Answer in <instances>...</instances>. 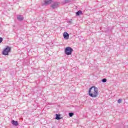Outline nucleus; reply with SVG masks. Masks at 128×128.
Returning a JSON list of instances; mask_svg holds the SVG:
<instances>
[{
    "label": "nucleus",
    "mask_w": 128,
    "mask_h": 128,
    "mask_svg": "<svg viewBox=\"0 0 128 128\" xmlns=\"http://www.w3.org/2000/svg\"><path fill=\"white\" fill-rule=\"evenodd\" d=\"M88 94L91 98H96L98 94V88L92 86L89 88Z\"/></svg>",
    "instance_id": "f257e3e1"
},
{
    "label": "nucleus",
    "mask_w": 128,
    "mask_h": 128,
    "mask_svg": "<svg viewBox=\"0 0 128 128\" xmlns=\"http://www.w3.org/2000/svg\"><path fill=\"white\" fill-rule=\"evenodd\" d=\"M10 50H12V48L9 46H6L2 51V54H3V56H8V53L10 52Z\"/></svg>",
    "instance_id": "f03ea898"
},
{
    "label": "nucleus",
    "mask_w": 128,
    "mask_h": 128,
    "mask_svg": "<svg viewBox=\"0 0 128 128\" xmlns=\"http://www.w3.org/2000/svg\"><path fill=\"white\" fill-rule=\"evenodd\" d=\"M72 52H74V49L70 46L66 47L64 50V54L66 56H70L72 54Z\"/></svg>",
    "instance_id": "7ed1b4c3"
},
{
    "label": "nucleus",
    "mask_w": 128,
    "mask_h": 128,
    "mask_svg": "<svg viewBox=\"0 0 128 128\" xmlns=\"http://www.w3.org/2000/svg\"><path fill=\"white\" fill-rule=\"evenodd\" d=\"M58 4H60V2H53V4H52L50 6L53 10H54V8H56L58 7Z\"/></svg>",
    "instance_id": "20e7f679"
},
{
    "label": "nucleus",
    "mask_w": 128,
    "mask_h": 128,
    "mask_svg": "<svg viewBox=\"0 0 128 128\" xmlns=\"http://www.w3.org/2000/svg\"><path fill=\"white\" fill-rule=\"evenodd\" d=\"M54 1L52 0H45L44 2V6H48L50 4H52Z\"/></svg>",
    "instance_id": "39448f33"
},
{
    "label": "nucleus",
    "mask_w": 128,
    "mask_h": 128,
    "mask_svg": "<svg viewBox=\"0 0 128 128\" xmlns=\"http://www.w3.org/2000/svg\"><path fill=\"white\" fill-rule=\"evenodd\" d=\"M63 36L64 40H68V38H70V34H68L67 32H64L63 34Z\"/></svg>",
    "instance_id": "423d86ee"
},
{
    "label": "nucleus",
    "mask_w": 128,
    "mask_h": 128,
    "mask_svg": "<svg viewBox=\"0 0 128 128\" xmlns=\"http://www.w3.org/2000/svg\"><path fill=\"white\" fill-rule=\"evenodd\" d=\"M17 20H19V22H22L24 16H22V15H17Z\"/></svg>",
    "instance_id": "0eeeda50"
},
{
    "label": "nucleus",
    "mask_w": 128,
    "mask_h": 128,
    "mask_svg": "<svg viewBox=\"0 0 128 128\" xmlns=\"http://www.w3.org/2000/svg\"><path fill=\"white\" fill-rule=\"evenodd\" d=\"M12 124L13 126H18V122L14 120H12Z\"/></svg>",
    "instance_id": "6e6552de"
},
{
    "label": "nucleus",
    "mask_w": 128,
    "mask_h": 128,
    "mask_svg": "<svg viewBox=\"0 0 128 128\" xmlns=\"http://www.w3.org/2000/svg\"><path fill=\"white\" fill-rule=\"evenodd\" d=\"M56 117L55 118L56 120H62V118H60V114H56Z\"/></svg>",
    "instance_id": "1a4fd4ad"
},
{
    "label": "nucleus",
    "mask_w": 128,
    "mask_h": 128,
    "mask_svg": "<svg viewBox=\"0 0 128 128\" xmlns=\"http://www.w3.org/2000/svg\"><path fill=\"white\" fill-rule=\"evenodd\" d=\"M80 14H82V10H78L76 12V16H80Z\"/></svg>",
    "instance_id": "9d476101"
},
{
    "label": "nucleus",
    "mask_w": 128,
    "mask_h": 128,
    "mask_svg": "<svg viewBox=\"0 0 128 128\" xmlns=\"http://www.w3.org/2000/svg\"><path fill=\"white\" fill-rule=\"evenodd\" d=\"M72 2V0H64V4H68Z\"/></svg>",
    "instance_id": "9b49d317"
},
{
    "label": "nucleus",
    "mask_w": 128,
    "mask_h": 128,
    "mask_svg": "<svg viewBox=\"0 0 128 128\" xmlns=\"http://www.w3.org/2000/svg\"><path fill=\"white\" fill-rule=\"evenodd\" d=\"M68 114H69V116L70 118H72L74 116V112H70Z\"/></svg>",
    "instance_id": "f8f14e48"
},
{
    "label": "nucleus",
    "mask_w": 128,
    "mask_h": 128,
    "mask_svg": "<svg viewBox=\"0 0 128 128\" xmlns=\"http://www.w3.org/2000/svg\"><path fill=\"white\" fill-rule=\"evenodd\" d=\"M102 82H106V78H104L102 79Z\"/></svg>",
    "instance_id": "ddd939ff"
},
{
    "label": "nucleus",
    "mask_w": 128,
    "mask_h": 128,
    "mask_svg": "<svg viewBox=\"0 0 128 128\" xmlns=\"http://www.w3.org/2000/svg\"><path fill=\"white\" fill-rule=\"evenodd\" d=\"M72 20L70 19V20H69L68 21V22L70 24H72Z\"/></svg>",
    "instance_id": "4468645a"
},
{
    "label": "nucleus",
    "mask_w": 128,
    "mask_h": 128,
    "mask_svg": "<svg viewBox=\"0 0 128 128\" xmlns=\"http://www.w3.org/2000/svg\"><path fill=\"white\" fill-rule=\"evenodd\" d=\"M118 104H120L122 102V99H118Z\"/></svg>",
    "instance_id": "2eb2a0df"
},
{
    "label": "nucleus",
    "mask_w": 128,
    "mask_h": 128,
    "mask_svg": "<svg viewBox=\"0 0 128 128\" xmlns=\"http://www.w3.org/2000/svg\"><path fill=\"white\" fill-rule=\"evenodd\" d=\"M2 40H3L2 38L0 37V44H2Z\"/></svg>",
    "instance_id": "dca6fc26"
}]
</instances>
